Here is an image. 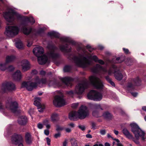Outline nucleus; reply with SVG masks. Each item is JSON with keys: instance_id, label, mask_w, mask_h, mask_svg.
<instances>
[{"instance_id": "24", "label": "nucleus", "mask_w": 146, "mask_h": 146, "mask_svg": "<svg viewBox=\"0 0 146 146\" xmlns=\"http://www.w3.org/2000/svg\"><path fill=\"white\" fill-rule=\"evenodd\" d=\"M120 58L119 57H117L115 58H113L112 60H110L108 59L107 60V62L108 64H113L115 63H121L122 61L120 60Z\"/></svg>"}, {"instance_id": "30", "label": "nucleus", "mask_w": 146, "mask_h": 146, "mask_svg": "<svg viewBox=\"0 0 146 146\" xmlns=\"http://www.w3.org/2000/svg\"><path fill=\"white\" fill-rule=\"evenodd\" d=\"M15 45L16 47L19 49H22L23 48V45L20 40L16 41L15 42Z\"/></svg>"}, {"instance_id": "58", "label": "nucleus", "mask_w": 146, "mask_h": 146, "mask_svg": "<svg viewBox=\"0 0 146 146\" xmlns=\"http://www.w3.org/2000/svg\"><path fill=\"white\" fill-rule=\"evenodd\" d=\"M65 131L66 132L69 133L71 132V129L69 128H67L65 129Z\"/></svg>"}, {"instance_id": "34", "label": "nucleus", "mask_w": 146, "mask_h": 146, "mask_svg": "<svg viewBox=\"0 0 146 146\" xmlns=\"http://www.w3.org/2000/svg\"><path fill=\"white\" fill-rule=\"evenodd\" d=\"M102 116L106 119H110L111 117V115L109 112L107 111L104 113Z\"/></svg>"}, {"instance_id": "47", "label": "nucleus", "mask_w": 146, "mask_h": 146, "mask_svg": "<svg viewBox=\"0 0 146 146\" xmlns=\"http://www.w3.org/2000/svg\"><path fill=\"white\" fill-rule=\"evenodd\" d=\"M38 73L37 71L35 70H33L31 72V74L32 75L36 74Z\"/></svg>"}, {"instance_id": "50", "label": "nucleus", "mask_w": 146, "mask_h": 146, "mask_svg": "<svg viewBox=\"0 0 146 146\" xmlns=\"http://www.w3.org/2000/svg\"><path fill=\"white\" fill-rule=\"evenodd\" d=\"M44 133L45 135H48L49 133V130L48 129L45 130L44 131Z\"/></svg>"}, {"instance_id": "16", "label": "nucleus", "mask_w": 146, "mask_h": 146, "mask_svg": "<svg viewBox=\"0 0 146 146\" xmlns=\"http://www.w3.org/2000/svg\"><path fill=\"white\" fill-rule=\"evenodd\" d=\"M35 100L34 103V105L37 107V109L39 112H42L45 108L44 106H42V105L40 103V98L39 97H35Z\"/></svg>"}, {"instance_id": "40", "label": "nucleus", "mask_w": 146, "mask_h": 146, "mask_svg": "<svg viewBox=\"0 0 146 146\" xmlns=\"http://www.w3.org/2000/svg\"><path fill=\"white\" fill-rule=\"evenodd\" d=\"M56 84V82L53 81H51L50 82V83H49L48 86H53L54 87H56L55 85Z\"/></svg>"}, {"instance_id": "55", "label": "nucleus", "mask_w": 146, "mask_h": 146, "mask_svg": "<svg viewBox=\"0 0 146 146\" xmlns=\"http://www.w3.org/2000/svg\"><path fill=\"white\" fill-rule=\"evenodd\" d=\"M68 125L72 128H73L75 126L74 124L72 123L68 124Z\"/></svg>"}, {"instance_id": "27", "label": "nucleus", "mask_w": 146, "mask_h": 146, "mask_svg": "<svg viewBox=\"0 0 146 146\" xmlns=\"http://www.w3.org/2000/svg\"><path fill=\"white\" fill-rule=\"evenodd\" d=\"M122 132L123 134L128 139H129L130 138H133V135L130 134L126 129H124L122 130Z\"/></svg>"}, {"instance_id": "54", "label": "nucleus", "mask_w": 146, "mask_h": 146, "mask_svg": "<svg viewBox=\"0 0 146 146\" xmlns=\"http://www.w3.org/2000/svg\"><path fill=\"white\" fill-rule=\"evenodd\" d=\"M34 112L33 109H31L29 111V113L30 115H31V114L33 113Z\"/></svg>"}, {"instance_id": "38", "label": "nucleus", "mask_w": 146, "mask_h": 146, "mask_svg": "<svg viewBox=\"0 0 146 146\" xmlns=\"http://www.w3.org/2000/svg\"><path fill=\"white\" fill-rule=\"evenodd\" d=\"M93 107L95 108V110L100 109L101 110H102V109L101 108V106L99 104H94L92 105Z\"/></svg>"}, {"instance_id": "45", "label": "nucleus", "mask_w": 146, "mask_h": 146, "mask_svg": "<svg viewBox=\"0 0 146 146\" xmlns=\"http://www.w3.org/2000/svg\"><path fill=\"white\" fill-rule=\"evenodd\" d=\"M100 133L101 135H104L106 133V130L105 129H102L100 131Z\"/></svg>"}, {"instance_id": "62", "label": "nucleus", "mask_w": 146, "mask_h": 146, "mask_svg": "<svg viewBox=\"0 0 146 146\" xmlns=\"http://www.w3.org/2000/svg\"><path fill=\"white\" fill-rule=\"evenodd\" d=\"M86 137L87 138H91L92 137V135L90 134H87L86 135Z\"/></svg>"}, {"instance_id": "36", "label": "nucleus", "mask_w": 146, "mask_h": 146, "mask_svg": "<svg viewBox=\"0 0 146 146\" xmlns=\"http://www.w3.org/2000/svg\"><path fill=\"white\" fill-rule=\"evenodd\" d=\"M72 146H78L76 140L74 139H71L70 140Z\"/></svg>"}, {"instance_id": "14", "label": "nucleus", "mask_w": 146, "mask_h": 146, "mask_svg": "<svg viewBox=\"0 0 146 146\" xmlns=\"http://www.w3.org/2000/svg\"><path fill=\"white\" fill-rule=\"evenodd\" d=\"M16 89L15 85L11 82H6L2 84L1 90L3 92L6 91H12Z\"/></svg>"}, {"instance_id": "63", "label": "nucleus", "mask_w": 146, "mask_h": 146, "mask_svg": "<svg viewBox=\"0 0 146 146\" xmlns=\"http://www.w3.org/2000/svg\"><path fill=\"white\" fill-rule=\"evenodd\" d=\"M109 83H110L114 87L115 86V85L114 82H113L111 80L109 82Z\"/></svg>"}, {"instance_id": "53", "label": "nucleus", "mask_w": 146, "mask_h": 146, "mask_svg": "<svg viewBox=\"0 0 146 146\" xmlns=\"http://www.w3.org/2000/svg\"><path fill=\"white\" fill-rule=\"evenodd\" d=\"M63 129V128L60 127L59 126H58L57 127V128L56 129V130L57 131H58L59 130H62Z\"/></svg>"}, {"instance_id": "59", "label": "nucleus", "mask_w": 146, "mask_h": 146, "mask_svg": "<svg viewBox=\"0 0 146 146\" xmlns=\"http://www.w3.org/2000/svg\"><path fill=\"white\" fill-rule=\"evenodd\" d=\"M4 109V108L2 104L0 103V111H2Z\"/></svg>"}, {"instance_id": "15", "label": "nucleus", "mask_w": 146, "mask_h": 146, "mask_svg": "<svg viewBox=\"0 0 146 146\" xmlns=\"http://www.w3.org/2000/svg\"><path fill=\"white\" fill-rule=\"evenodd\" d=\"M11 141L12 143L16 145H18V146H23V137L20 135L14 134L12 137Z\"/></svg>"}, {"instance_id": "61", "label": "nucleus", "mask_w": 146, "mask_h": 146, "mask_svg": "<svg viewBox=\"0 0 146 146\" xmlns=\"http://www.w3.org/2000/svg\"><path fill=\"white\" fill-rule=\"evenodd\" d=\"M106 80L108 82L111 80V79L108 76H106Z\"/></svg>"}, {"instance_id": "39", "label": "nucleus", "mask_w": 146, "mask_h": 146, "mask_svg": "<svg viewBox=\"0 0 146 146\" xmlns=\"http://www.w3.org/2000/svg\"><path fill=\"white\" fill-rule=\"evenodd\" d=\"M71 69V67L69 66H64V72H69Z\"/></svg>"}, {"instance_id": "18", "label": "nucleus", "mask_w": 146, "mask_h": 146, "mask_svg": "<svg viewBox=\"0 0 146 146\" xmlns=\"http://www.w3.org/2000/svg\"><path fill=\"white\" fill-rule=\"evenodd\" d=\"M61 80L67 86H71L73 79L71 77H65L61 78Z\"/></svg>"}, {"instance_id": "4", "label": "nucleus", "mask_w": 146, "mask_h": 146, "mask_svg": "<svg viewBox=\"0 0 146 146\" xmlns=\"http://www.w3.org/2000/svg\"><path fill=\"white\" fill-rule=\"evenodd\" d=\"M91 71L94 73H99L102 72L103 74H108L111 75L114 74L116 79L118 80H121L122 79L125 80L127 78V75L125 73H121L119 72V70L115 65L112 64L107 70L106 66H103L99 64H96L95 66L91 68Z\"/></svg>"}, {"instance_id": "22", "label": "nucleus", "mask_w": 146, "mask_h": 146, "mask_svg": "<svg viewBox=\"0 0 146 146\" xmlns=\"http://www.w3.org/2000/svg\"><path fill=\"white\" fill-rule=\"evenodd\" d=\"M37 57L38 62L40 64H45L48 60V57L45 55H43L41 56H40Z\"/></svg>"}, {"instance_id": "28", "label": "nucleus", "mask_w": 146, "mask_h": 146, "mask_svg": "<svg viewBox=\"0 0 146 146\" xmlns=\"http://www.w3.org/2000/svg\"><path fill=\"white\" fill-rule=\"evenodd\" d=\"M134 61L133 58H129L126 59L125 61L126 64L127 66H130L132 65Z\"/></svg>"}, {"instance_id": "60", "label": "nucleus", "mask_w": 146, "mask_h": 146, "mask_svg": "<svg viewBox=\"0 0 146 146\" xmlns=\"http://www.w3.org/2000/svg\"><path fill=\"white\" fill-rule=\"evenodd\" d=\"M98 48L99 49L102 50L103 49L104 47L102 45H99L98 46Z\"/></svg>"}, {"instance_id": "42", "label": "nucleus", "mask_w": 146, "mask_h": 146, "mask_svg": "<svg viewBox=\"0 0 146 146\" xmlns=\"http://www.w3.org/2000/svg\"><path fill=\"white\" fill-rule=\"evenodd\" d=\"M14 67L13 66H10L7 68V69L9 71L11 72L14 70Z\"/></svg>"}, {"instance_id": "31", "label": "nucleus", "mask_w": 146, "mask_h": 146, "mask_svg": "<svg viewBox=\"0 0 146 146\" xmlns=\"http://www.w3.org/2000/svg\"><path fill=\"white\" fill-rule=\"evenodd\" d=\"M58 119V115L56 113L52 114L51 116V119L53 122H55L57 121Z\"/></svg>"}, {"instance_id": "2", "label": "nucleus", "mask_w": 146, "mask_h": 146, "mask_svg": "<svg viewBox=\"0 0 146 146\" xmlns=\"http://www.w3.org/2000/svg\"><path fill=\"white\" fill-rule=\"evenodd\" d=\"M89 84L97 89H102L104 87L103 83L99 78L95 76H92L89 77V81L85 79L78 84L74 92L70 91L68 92V94L70 95H72L74 94H81L83 93L85 89L87 88Z\"/></svg>"}, {"instance_id": "17", "label": "nucleus", "mask_w": 146, "mask_h": 146, "mask_svg": "<svg viewBox=\"0 0 146 146\" xmlns=\"http://www.w3.org/2000/svg\"><path fill=\"white\" fill-rule=\"evenodd\" d=\"M33 52L37 57H38L43 54L44 52V50L42 47H37L33 49Z\"/></svg>"}, {"instance_id": "64", "label": "nucleus", "mask_w": 146, "mask_h": 146, "mask_svg": "<svg viewBox=\"0 0 146 146\" xmlns=\"http://www.w3.org/2000/svg\"><path fill=\"white\" fill-rule=\"evenodd\" d=\"M67 140H66L65 141L63 142V146H66L67 145Z\"/></svg>"}, {"instance_id": "49", "label": "nucleus", "mask_w": 146, "mask_h": 146, "mask_svg": "<svg viewBox=\"0 0 146 146\" xmlns=\"http://www.w3.org/2000/svg\"><path fill=\"white\" fill-rule=\"evenodd\" d=\"M46 140L47 145H50V142L51 141L50 139L48 137H47L46 138Z\"/></svg>"}, {"instance_id": "9", "label": "nucleus", "mask_w": 146, "mask_h": 146, "mask_svg": "<svg viewBox=\"0 0 146 146\" xmlns=\"http://www.w3.org/2000/svg\"><path fill=\"white\" fill-rule=\"evenodd\" d=\"M47 47L49 50L47 54L48 57L52 60L56 59L59 57V54L55 52L57 50V48L53 44L52 41L48 42Z\"/></svg>"}, {"instance_id": "5", "label": "nucleus", "mask_w": 146, "mask_h": 146, "mask_svg": "<svg viewBox=\"0 0 146 146\" xmlns=\"http://www.w3.org/2000/svg\"><path fill=\"white\" fill-rule=\"evenodd\" d=\"M48 36L51 38H59L62 44L59 46L60 50L65 52H70L72 48L70 45H74L76 42L69 37L66 36H60V34L57 32L52 31L48 33Z\"/></svg>"}, {"instance_id": "1", "label": "nucleus", "mask_w": 146, "mask_h": 146, "mask_svg": "<svg viewBox=\"0 0 146 146\" xmlns=\"http://www.w3.org/2000/svg\"><path fill=\"white\" fill-rule=\"evenodd\" d=\"M78 56H74L72 60L78 66L83 68L86 67L91 65V60L96 62H98L101 65H104V62L101 59H98V57L87 51L85 48L79 47L77 49Z\"/></svg>"}, {"instance_id": "26", "label": "nucleus", "mask_w": 146, "mask_h": 146, "mask_svg": "<svg viewBox=\"0 0 146 146\" xmlns=\"http://www.w3.org/2000/svg\"><path fill=\"white\" fill-rule=\"evenodd\" d=\"M21 30L25 35H28L31 32L32 29L31 27L27 28L26 27H23L22 28Z\"/></svg>"}, {"instance_id": "6", "label": "nucleus", "mask_w": 146, "mask_h": 146, "mask_svg": "<svg viewBox=\"0 0 146 146\" xmlns=\"http://www.w3.org/2000/svg\"><path fill=\"white\" fill-rule=\"evenodd\" d=\"M130 125L131 127V131L134 134L136 139L133 136V138L129 139H131L137 144H139V138H141L143 140H144L146 139L145 133L136 123H131Z\"/></svg>"}, {"instance_id": "23", "label": "nucleus", "mask_w": 146, "mask_h": 146, "mask_svg": "<svg viewBox=\"0 0 146 146\" xmlns=\"http://www.w3.org/2000/svg\"><path fill=\"white\" fill-rule=\"evenodd\" d=\"M27 121V117L24 116L20 117L19 119L18 122L19 124L24 125H25Z\"/></svg>"}, {"instance_id": "29", "label": "nucleus", "mask_w": 146, "mask_h": 146, "mask_svg": "<svg viewBox=\"0 0 146 146\" xmlns=\"http://www.w3.org/2000/svg\"><path fill=\"white\" fill-rule=\"evenodd\" d=\"M16 58L15 56L13 55L8 56L6 57V63H9L14 61Z\"/></svg>"}, {"instance_id": "44", "label": "nucleus", "mask_w": 146, "mask_h": 146, "mask_svg": "<svg viewBox=\"0 0 146 146\" xmlns=\"http://www.w3.org/2000/svg\"><path fill=\"white\" fill-rule=\"evenodd\" d=\"M78 127L82 131H84L85 129V127L84 125H78Z\"/></svg>"}, {"instance_id": "56", "label": "nucleus", "mask_w": 146, "mask_h": 146, "mask_svg": "<svg viewBox=\"0 0 146 146\" xmlns=\"http://www.w3.org/2000/svg\"><path fill=\"white\" fill-rule=\"evenodd\" d=\"M9 133L8 131H6L4 133V136L6 137H7V136L9 135Z\"/></svg>"}, {"instance_id": "11", "label": "nucleus", "mask_w": 146, "mask_h": 146, "mask_svg": "<svg viewBox=\"0 0 146 146\" xmlns=\"http://www.w3.org/2000/svg\"><path fill=\"white\" fill-rule=\"evenodd\" d=\"M87 97L89 100L99 101L102 99L103 96L100 92L94 90H91L88 94Z\"/></svg>"}, {"instance_id": "51", "label": "nucleus", "mask_w": 146, "mask_h": 146, "mask_svg": "<svg viewBox=\"0 0 146 146\" xmlns=\"http://www.w3.org/2000/svg\"><path fill=\"white\" fill-rule=\"evenodd\" d=\"M60 133H58L55 134L54 135V137L55 138H57L60 137Z\"/></svg>"}, {"instance_id": "46", "label": "nucleus", "mask_w": 146, "mask_h": 146, "mask_svg": "<svg viewBox=\"0 0 146 146\" xmlns=\"http://www.w3.org/2000/svg\"><path fill=\"white\" fill-rule=\"evenodd\" d=\"M78 105V103H74L72 104L71 106L73 108H77Z\"/></svg>"}, {"instance_id": "20", "label": "nucleus", "mask_w": 146, "mask_h": 146, "mask_svg": "<svg viewBox=\"0 0 146 146\" xmlns=\"http://www.w3.org/2000/svg\"><path fill=\"white\" fill-rule=\"evenodd\" d=\"M134 88V86L131 83H129L127 86L126 89L131 93V94L134 97H136L138 94L137 92H131L130 91L133 90Z\"/></svg>"}, {"instance_id": "25", "label": "nucleus", "mask_w": 146, "mask_h": 146, "mask_svg": "<svg viewBox=\"0 0 146 146\" xmlns=\"http://www.w3.org/2000/svg\"><path fill=\"white\" fill-rule=\"evenodd\" d=\"M25 140L26 143L28 145H30L32 143V140L31 134L29 133H26L25 135Z\"/></svg>"}, {"instance_id": "21", "label": "nucleus", "mask_w": 146, "mask_h": 146, "mask_svg": "<svg viewBox=\"0 0 146 146\" xmlns=\"http://www.w3.org/2000/svg\"><path fill=\"white\" fill-rule=\"evenodd\" d=\"M14 79L17 81H20L22 78V75L21 71L17 70L13 75Z\"/></svg>"}, {"instance_id": "57", "label": "nucleus", "mask_w": 146, "mask_h": 146, "mask_svg": "<svg viewBox=\"0 0 146 146\" xmlns=\"http://www.w3.org/2000/svg\"><path fill=\"white\" fill-rule=\"evenodd\" d=\"M28 44H27V46L28 47H30L31 46V45L32 44V41H28Z\"/></svg>"}, {"instance_id": "35", "label": "nucleus", "mask_w": 146, "mask_h": 146, "mask_svg": "<svg viewBox=\"0 0 146 146\" xmlns=\"http://www.w3.org/2000/svg\"><path fill=\"white\" fill-rule=\"evenodd\" d=\"M92 115L96 117H100L101 116L99 112L96 110H94L92 111Z\"/></svg>"}, {"instance_id": "52", "label": "nucleus", "mask_w": 146, "mask_h": 146, "mask_svg": "<svg viewBox=\"0 0 146 146\" xmlns=\"http://www.w3.org/2000/svg\"><path fill=\"white\" fill-rule=\"evenodd\" d=\"M46 74V72L43 70H41L40 72V74L42 76H44Z\"/></svg>"}, {"instance_id": "32", "label": "nucleus", "mask_w": 146, "mask_h": 146, "mask_svg": "<svg viewBox=\"0 0 146 146\" xmlns=\"http://www.w3.org/2000/svg\"><path fill=\"white\" fill-rule=\"evenodd\" d=\"M134 85L138 86L141 84V80L138 77H137L133 81Z\"/></svg>"}, {"instance_id": "48", "label": "nucleus", "mask_w": 146, "mask_h": 146, "mask_svg": "<svg viewBox=\"0 0 146 146\" xmlns=\"http://www.w3.org/2000/svg\"><path fill=\"white\" fill-rule=\"evenodd\" d=\"M43 125L40 123H39L37 125V127L39 129H41L43 128Z\"/></svg>"}, {"instance_id": "8", "label": "nucleus", "mask_w": 146, "mask_h": 146, "mask_svg": "<svg viewBox=\"0 0 146 146\" xmlns=\"http://www.w3.org/2000/svg\"><path fill=\"white\" fill-rule=\"evenodd\" d=\"M35 82H33L30 81L28 82H23L21 84V87L26 88L29 91H31L33 89L37 87L38 85L40 87H42L43 85L46 82L45 79H42L40 80L38 76H36L35 79Z\"/></svg>"}, {"instance_id": "37", "label": "nucleus", "mask_w": 146, "mask_h": 146, "mask_svg": "<svg viewBox=\"0 0 146 146\" xmlns=\"http://www.w3.org/2000/svg\"><path fill=\"white\" fill-rule=\"evenodd\" d=\"M46 29V28L44 27L40 28L38 29L37 32V33L38 34H40L41 33H43Z\"/></svg>"}, {"instance_id": "43", "label": "nucleus", "mask_w": 146, "mask_h": 146, "mask_svg": "<svg viewBox=\"0 0 146 146\" xmlns=\"http://www.w3.org/2000/svg\"><path fill=\"white\" fill-rule=\"evenodd\" d=\"M123 50L124 52L126 54H130L131 52L128 49L123 48Z\"/></svg>"}, {"instance_id": "7", "label": "nucleus", "mask_w": 146, "mask_h": 146, "mask_svg": "<svg viewBox=\"0 0 146 146\" xmlns=\"http://www.w3.org/2000/svg\"><path fill=\"white\" fill-rule=\"evenodd\" d=\"M89 115L88 108L86 106H82L77 112L76 111L71 112L69 114V118L71 120L76 121L78 118L83 119Z\"/></svg>"}, {"instance_id": "3", "label": "nucleus", "mask_w": 146, "mask_h": 146, "mask_svg": "<svg viewBox=\"0 0 146 146\" xmlns=\"http://www.w3.org/2000/svg\"><path fill=\"white\" fill-rule=\"evenodd\" d=\"M3 15L7 22V25L13 24L14 23V21L16 19L18 20H23L22 24L25 26H28L29 23L31 25H33L35 22L33 17H27L22 16L21 14L16 12L12 8H10L8 12H4Z\"/></svg>"}, {"instance_id": "33", "label": "nucleus", "mask_w": 146, "mask_h": 146, "mask_svg": "<svg viewBox=\"0 0 146 146\" xmlns=\"http://www.w3.org/2000/svg\"><path fill=\"white\" fill-rule=\"evenodd\" d=\"M7 69V64L6 63L0 64V70L2 71H4Z\"/></svg>"}, {"instance_id": "10", "label": "nucleus", "mask_w": 146, "mask_h": 146, "mask_svg": "<svg viewBox=\"0 0 146 146\" xmlns=\"http://www.w3.org/2000/svg\"><path fill=\"white\" fill-rule=\"evenodd\" d=\"M19 31V28L17 26H7L4 33L7 36L13 37L17 35Z\"/></svg>"}, {"instance_id": "19", "label": "nucleus", "mask_w": 146, "mask_h": 146, "mask_svg": "<svg viewBox=\"0 0 146 146\" xmlns=\"http://www.w3.org/2000/svg\"><path fill=\"white\" fill-rule=\"evenodd\" d=\"M22 69L23 71H27L30 68V64L28 61L26 59L23 60L21 62Z\"/></svg>"}, {"instance_id": "12", "label": "nucleus", "mask_w": 146, "mask_h": 146, "mask_svg": "<svg viewBox=\"0 0 146 146\" xmlns=\"http://www.w3.org/2000/svg\"><path fill=\"white\" fill-rule=\"evenodd\" d=\"M6 108L14 113H19L17 103L16 102H12L11 99L6 102Z\"/></svg>"}, {"instance_id": "41", "label": "nucleus", "mask_w": 146, "mask_h": 146, "mask_svg": "<svg viewBox=\"0 0 146 146\" xmlns=\"http://www.w3.org/2000/svg\"><path fill=\"white\" fill-rule=\"evenodd\" d=\"M91 124L92 127V128L93 129H95L98 128L96 125V123L94 122H91Z\"/></svg>"}, {"instance_id": "13", "label": "nucleus", "mask_w": 146, "mask_h": 146, "mask_svg": "<svg viewBox=\"0 0 146 146\" xmlns=\"http://www.w3.org/2000/svg\"><path fill=\"white\" fill-rule=\"evenodd\" d=\"M53 104L56 107H60L66 105V102L62 96L57 95L54 97Z\"/></svg>"}]
</instances>
